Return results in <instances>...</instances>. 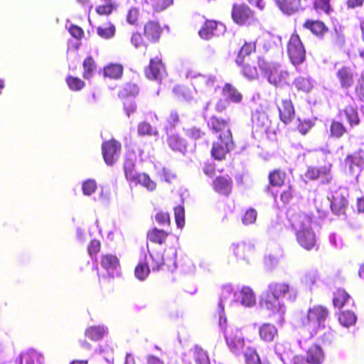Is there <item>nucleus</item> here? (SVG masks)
<instances>
[{"instance_id":"nucleus-16","label":"nucleus","mask_w":364,"mask_h":364,"mask_svg":"<svg viewBox=\"0 0 364 364\" xmlns=\"http://www.w3.org/2000/svg\"><path fill=\"white\" fill-rule=\"evenodd\" d=\"M267 75L268 82L275 87H282L288 84L289 80V73L279 65H274L272 67L269 65Z\"/></svg>"},{"instance_id":"nucleus-32","label":"nucleus","mask_w":364,"mask_h":364,"mask_svg":"<svg viewBox=\"0 0 364 364\" xmlns=\"http://www.w3.org/2000/svg\"><path fill=\"white\" fill-rule=\"evenodd\" d=\"M345 115L349 125L350 127L357 126L360 124V119L357 108L353 105H348L341 111Z\"/></svg>"},{"instance_id":"nucleus-11","label":"nucleus","mask_w":364,"mask_h":364,"mask_svg":"<svg viewBox=\"0 0 364 364\" xmlns=\"http://www.w3.org/2000/svg\"><path fill=\"white\" fill-rule=\"evenodd\" d=\"M144 75L147 79L161 83L167 75L165 65L159 57L150 59L148 66L144 69Z\"/></svg>"},{"instance_id":"nucleus-36","label":"nucleus","mask_w":364,"mask_h":364,"mask_svg":"<svg viewBox=\"0 0 364 364\" xmlns=\"http://www.w3.org/2000/svg\"><path fill=\"white\" fill-rule=\"evenodd\" d=\"M100 263L101 266L107 271L114 270L119 266L117 257L111 254L102 255Z\"/></svg>"},{"instance_id":"nucleus-27","label":"nucleus","mask_w":364,"mask_h":364,"mask_svg":"<svg viewBox=\"0 0 364 364\" xmlns=\"http://www.w3.org/2000/svg\"><path fill=\"white\" fill-rule=\"evenodd\" d=\"M169 232L167 231L157 228H152L148 230L146 239L151 243L161 245L165 244Z\"/></svg>"},{"instance_id":"nucleus-23","label":"nucleus","mask_w":364,"mask_h":364,"mask_svg":"<svg viewBox=\"0 0 364 364\" xmlns=\"http://www.w3.org/2000/svg\"><path fill=\"white\" fill-rule=\"evenodd\" d=\"M287 174L284 169L275 168L267 176L269 186L272 188H281L285 184Z\"/></svg>"},{"instance_id":"nucleus-52","label":"nucleus","mask_w":364,"mask_h":364,"mask_svg":"<svg viewBox=\"0 0 364 364\" xmlns=\"http://www.w3.org/2000/svg\"><path fill=\"white\" fill-rule=\"evenodd\" d=\"M294 197V190L291 185L282 190L279 195V199L283 204H289Z\"/></svg>"},{"instance_id":"nucleus-6","label":"nucleus","mask_w":364,"mask_h":364,"mask_svg":"<svg viewBox=\"0 0 364 364\" xmlns=\"http://www.w3.org/2000/svg\"><path fill=\"white\" fill-rule=\"evenodd\" d=\"M287 54L294 65L301 64L306 58V49L297 33H292L287 43Z\"/></svg>"},{"instance_id":"nucleus-44","label":"nucleus","mask_w":364,"mask_h":364,"mask_svg":"<svg viewBox=\"0 0 364 364\" xmlns=\"http://www.w3.org/2000/svg\"><path fill=\"white\" fill-rule=\"evenodd\" d=\"M65 82L69 89L75 92L81 90L85 86V82L82 80L78 77H75L70 75L66 77Z\"/></svg>"},{"instance_id":"nucleus-26","label":"nucleus","mask_w":364,"mask_h":364,"mask_svg":"<svg viewBox=\"0 0 364 364\" xmlns=\"http://www.w3.org/2000/svg\"><path fill=\"white\" fill-rule=\"evenodd\" d=\"M167 144L173 151H178L182 154L186 152L187 143L186 140L178 134H173L168 136Z\"/></svg>"},{"instance_id":"nucleus-1","label":"nucleus","mask_w":364,"mask_h":364,"mask_svg":"<svg viewBox=\"0 0 364 364\" xmlns=\"http://www.w3.org/2000/svg\"><path fill=\"white\" fill-rule=\"evenodd\" d=\"M208 127L216 138L210 150L211 156L217 161L225 160L227 155L235 148L229 120L212 116L208 122Z\"/></svg>"},{"instance_id":"nucleus-15","label":"nucleus","mask_w":364,"mask_h":364,"mask_svg":"<svg viewBox=\"0 0 364 364\" xmlns=\"http://www.w3.org/2000/svg\"><path fill=\"white\" fill-rule=\"evenodd\" d=\"M343 165L344 168L348 170L352 175L360 172L364 167V151L359 149L348 154L344 159Z\"/></svg>"},{"instance_id":"nucleus-41","label":"nucleus","mask_w":364,"mask_h":364,"mask_svg":"<svg viewBox=\"0 0 364 364\" xmlns=\"http://www.w3.org/2000/svg\"><path fill=\"white\" fill-rule=\"evenodd\" d=\"M106 333V329L102 326H90L85 330V334L92 341H99L104 337Z\"/></svg>"},{"instance_id":"nucleus-64","label":"nucleus","mask_w":364,"mask_h":364,"mask_svg":"<svg viewBox=\"0 0 364 364\" xmlns=\"http://www.w3.org/2000/svg\"><path fill=\"white\" fill-rule=\"evenodd\" d=\"M70 34L77 40H80L84 36V31L82 28L76 25H71L69 27Z\"/></svg>"},{"instance_id":"nucleus-24","label":"nucleus","mask_w":364,"mask_h":364,"mask_svg":"<svg viewBox=\"0 0 364 364\" xmlns=\"http://www.w3.org/2000/svg\"><path fill=\"white\" fill-rule=\"evenodd\" d=\"M257 50V41H245L240 48L235 58V63L237 65L244 64L245 57L255 53Z\"/></svg>"},{"instance_id":"nucleus-33","label":"nucleus","mask_w":364,"mask_h":364,"mask_svg":"<svg viewBox=\"0 0 364 364\" xmlns=\"http://www.w3.org/2000/svg\"><path fill=\"white\" fill-rule=\"evenodd\" d=\"M139 92V87L133 82L126 83L119 91L118 96L122 100L136 97Z\"/></svg>"},{"instance_id":"nucleus-21","label":"nucleus","mask_w":364,"mask_h":364,"mask_svg":"<svg viewBox=\"0 0 364 364\" xmlns=\"http://www.w3.org/2000/svg\"><path fill=\"white\" fill-rule=\"evenodd\" d=\"M252 123L257 130L267 132L271 126V120L262 109H255L252 114Z\"/></svg>"},{"instance_id":"nucleus-34","label":"nucleus","mask_w":364,"mask_h":364,"mask_svg":"<svg viewBox=\"0 0 364 364\" xmlns=\"http://www.w3.org/2000/svg\"><path fill=\"white\" fill-rule=\"evenodd\" d=\"M338 319L341 325L348 328L355 324L357 316L353 311L346 310L338 314Z\"/></svg>"},{"instance_id":"nucleus-59","label":"nucleus","mask_w":364,"mask_h":364,"mask_svg":"<svg viewBox=\"0 0 364 364\" xmlns=\"http://www.w3.org/2000/svg\"><path fill=\"white\" fill-rule=\"evenodd\" d=\"M139 16V9L136 7H132L129 9L127 14V21L131 25H136L138 23Z\"/></svg>"},{"instance_id":"nucleus-9","label":"nucleus","mask_w":364,"mask_h":364,"mask_svg":"<svg viewBox=\"0 0 364 364\" xmlns=\"http://www.w3.org/2000/svg\"><path fill=\"white\" fill-rule=\"evenodd\" d=\"M357 75V72L348 65H343L336 72L340 88L346 94L353 87Z\"/></svg>"},{"instance_id":"nucleus-28","label":"nucleus","mask_w":364,"mask_h":364,"mask_svg":"<svg viewBox=\"0 0 364 364\" xmlns=\"http://www.w3.org/2000/svg\"><path fill=\"white\" fill-rule=\"evenodd\" d=\"M223 95L234 103H240L243 98L242 95L230 83H225L222 89Z\"/></svg>"},{"instance_id":"nucleus-48","label":"nucleus","mask_w":364,"mask_h":364,"mask_svg":"<svg viewBox=\"0 0 364 364\" xmlns=\"http://www.w3.org/2000/svg\"><path fill=\"white\" fill-rule=\"evenodd\" d=\"M245 364H260L262 362L256 349L247 348L244 353Z\"/></svg>"},{"instance_id":"nucleus-39","label":"nucleus","mask_w":364,"mask_h":364,"mask_svg":"<svg viewBox=\"0 0 364 364\" xmlns=\"http://www.w3.org/2000/svg\"><path fill=\"white\" fill-rule=\"evenodd\" d=\"M255 296L252 289L244 287L240 291V302L246 306H252L255 304Z\"/></svg>"},{"instance_id":"nucleus-18","label":"nucleus","mask_w":364,"mask_h":364,"mask_svg":"<svg viewBox=\"0 0 364 364\" xmlns=\"http://www.w3.org/2000/svg\"><path fill=\"white\" fill-rule=\"evenodd\" d=\"M331 164H328L319 167L309 166L305 172L306 178L311 181H315L318 178H325L326 183H329L332 180Z\"/></svg>"},{"instance_id":"nucleus-35","label":"nucleus","mask_w":364,"mask_h":364,"mask_svg":"<svg viewBox=\"0 0 364 364\" xmlns=\"http://www.w3.org/2000/svg\"><path fill=\"white\" fill-rule=\"evenodd\" d=\"M313 8L318 14L330 16L333 12V8L331 5V0H314Z\"/></svg>"},{"instance_id":"nucleus-45","label":"nucleus","mask_w":364,"mask_h":364,"mask_svg":"<svg viewBox=\"0 0 364 364\" xmlns=\"http://www.w3.org/2000/svg\"><path fill=\"white\" fill-rule=\"evenodd\" d=\"M41 356L35 351L26 352L21 355L19 364H41Z\"/></svg>"},{"instance_id":"nucleus-54","label":"nucleus","mask_w":364,"mask_h":364,"mask_svg":"<svg viewBox=\"0 0 364 364\" xmlns=\"http://www.w3.org/2000/svg\"><path fill=\"white\" fill-rule=\"evenodd\" d=\"M257 217V211L254 208H249L245 213V214L242 218V223L244 225H248L253 224L256 221Z\"/></svg>"},{"instance_id":"nucleus-25","label":"nucleus","mask_w":364,"mask_h":364,"mask_svg":"<svg viewBox=\"0 0 364 364\" xmlns=\"http://www.w3.org/2000/svg\"><path fill=\"white\" fill-rule=\"evenodd\" d=\"M232 250L235 257L240 259H247L255 252L254 246L245 242L232 245Z\"/></svg>"},{"instance_id":"nucleus-46","label":"nucleus","mask_w":364,"mask_h":364,"mask_svg":"<svg viewBox=\"0 0 364 364\" xmlns=\"http://www.w3.org/2000/svg\"><path fill=\"white\" fill-rule=\"evenodd\" d=\"M135 186L140 185L149 191H154L156 188V183L151 179L146 173H141Z\"/></svg>"},{"instance_id":"nucleus-2","label":"nucleus","mask_w":364,"mask_h":364,"mask_svg":"<svg viewBox=\"0 0 364 364\" xmlns=\"http://www.w3.org/2000/svg\"><path fill=\"white\" fill-rule=\"evenodd\" d=\"M286 296L290 301L296 298V291L287 282H274L268 285L267 289L263 293L260 305L262 307L276 313L282 308L281 300Z\"/></svg>"},{"instance_id":"nucleus-22","label":"nucleus","mask_w":364,"mask_h":364,"mask_svg":"<svg viewBox=\"0 0 364 364\" xmlns=\"http://www.w3.org/2000/svg\"><path fill=\"white\" fill-rule=\"evenodd\" d=\"M278 111L280 120L285 124H289L294 118L295 110L290 99L282 100L281 105L278 106Z\"/></svg>"},{"instance_id":"nucleus-13","label":"nucleus","mask_w":364,"mask_h":364,"mask_svg":"<svg viewBox=\"0 0 364 364\" xmlns=\"http://www.w3.org/2000/svg\"><path fill=\"white\" fill-rule=\"evenodd\" d=\"M224 336L226 343L231 350L237 353L242 350L245 346L244 339L241 333L236 328L232 326H226L224 328Z\"/></svg>"},{"instance_id":"nucleus-56","label":"nucleus","mask_w":364,"mask_h":364,"mask_svg":"<svg viewBox=\"0 0 364 364\" xmlns=\"http://www.w3.org/2000/svg\"><path fill=\"white\" fill-rule=\"evenodd\" d=\"M82 192L86 196H90L96 191L97 183L95 180L88 179L82 183Z\"/></svg>"},{"instance_id":"nucleus-42","label":"nucleus","mask_w":364,"mask_h":364,"mask_svg":"<svg viewBox=\"0 0 364 364\" xmlns=\"http://www.w3.org/2000/svg\"><path fill=\"white\" fill-rule=\"evenodd\" d=\"M97 33L102 38H111L114 36L115 26L111 22H107L97 28Z\"/></svg>"},{"instance_id":"nucleus-49","label":"nucleus","mask_w":364,"mask_h":364,"mask_svg":"<svg viewBox=\"0 0 364 364\" xmlns=\"http://www.w3.org/2000/svg\"><path fill=\"white\" fill-rule=\"evenodd\" d=\"M150 269L147 262H140L134 269V274L137 279L142 281L148 277Z\"/></svg>"},{"instance_id":"nucleus-51","label":"nucleus","mask_w":364,"mask_h":364,"mask_svg":"<svg viewBox=\"0 0 364 364\" xmlns=\"http://www.w3.org/2000/svg\"><path fill=\"white\" fill-rule=\"evenodd\" d=\"M137 132L141 136H151L157 134V131L152 127L150 123L147 122H140L137 127Z\"/></svg>"},{"instance_id":"nucleus-8","label":"nucleus","mask_w":364,"mask_h":364,"mask_svg":"<svg viewBox=\"0 0 364 364\" xmlns=\"http://www.w3.org/2000/svg\"><path fill=\"white\" fill-rule=\"evenodd\" d=\"M231 18L236 24L244 26L255 19V12L245 3H235L232 6Z\"/></svg>"},{"instance_id":"nucleus-47","label":"nucleus","mask_w":364,"mask_h":364,"mask_svg":"<svg viewBox=\"0 0 364 364\" xmlns=\"http://www.w3.org/2000/svg\"><path fill=\"white\" fill-rule=\"evenodd\" d=\"M193 353L196 364H210V360L206 351L200 346H196L193 348Z\"/></svg>"},{"instance_id":"nucleus-53","label":"nucleus","mask_w":364,"mask_h":364,"mask_svg":"<svg viewBox=\"0 0 364 364\" xmlns=\"http://www.w3.org/2000/svg\"><path fill=\"white\" fill-rule=\"evenodd\" d=\"M175 221L179 228H183L185 224V210L181 205H178L174 208Z\"/></svg>"},{"instance_id":"nucleus-4","label":"nucleus","mask_w":364,"mask_h":364,"mask_svg":"<svg viewBox=\"0 0 364 364\" xmlns=\"http://www.w3.org/2000/svg\"><path fill=\"white\" fill-rule=\"evenodd\" d=\"M164 32V28L157 20H149L143 27V35L139 32H134L131 37V43L135 48L146 46L144 37L151 43H158Z\"/></svg>"},{"instance_id":"nucleus-19","label":"nucleus","mask_w":364,"mask_h":364,"mask_svg":"<svg viewBox=\"0 0 364 364\" xmlns=\"http://www.w3.org/2000/svg\"><path fill=\"white\" fill-rule=\"evenodd\" d=\"M348 206V199L346 193L341 190L336 191L332 196L331 208L333 213L340 215L345 214Z\"/></svg>"},{"instance_id":"nucleus-43","label":"nucleus","mask_w":364,"mask_h":364,"mask_svg":"<svg viewBox=\"0 0 364 364\" xmlns=\"http://www.w3.org/2000/svg\"><path fill=\"white\" fill-rule=\"evenodd\" d=\"M151 6L154 13H161L174 4V0H150Z\"/></svg>"},{"instance_id":"nucleus-38","label":"nucleus","mask_w":364,"mask_h":364,"mask_svg":"<svg viewBox=\"0 0 364 364\" xmlns=\"http://www.w3.org/2000/svg\"><path fill=\"white\" fill-rule=\"evenodd\" d=\"M82 77L86 80L92 78L97 69V65L92 57L88 56L85 58L82 63Z\"/></svg>"},{"instance_id":"nucleus-62","label":"nucleus","mask_w":364,"mask_h":364,"mask_svg":"<svg viewBox=\"0 0 364 364\" xmlns=\"http://www.w3.org/2000/svg\"><path fill=\"white\" fill-rule=\"evenodd\" d=\"M234 295L235 293L233 291V289L230 285H225L222 287L220 290V302L228 300Z\"/></svg>"},{"instance_id":"nucleus-55","label":"nucleus","mask_w":364,"mask_h":364,"mask_svg":"<svg viewBox=\"0 0 364 364\" xmlns=\"http://www.w3.org/2000/svg\"><path fill=\"white\" fill-rule=\"evenodd\" d=\"M295 86L299 90L306 92L310 91L312 88L311 82L308 79L302 77L296 79Z\"/></svg>"},{"instance_id":"nucleus-61","label":"nucleus","mask_w":364,"mask_h":364,"mask_svg":"<svg viewBox=\"0 0 364 364\" xmlns=\"http://www.w3.org/2000/svg\"><path fill=\"white\" fill-rule=\"evenodd\" d=\"M136 161L135 159L126 157L123 164L124 173V176L136 170Z\"/></svg>"},{"instance_id":"nucleus-58","label":"nucleus","mask_w":364,"mask_h":364,"mask_svg":"<svg viewBox=\"0 0 364 364\" xmlns=\"http://www.w3.org/2000/svg\"><path fill=\"white\" fill-rule=\"evenodd\" d=\"M100 242L97 240H92L87 245V250L89 255L92 257H96V255L100 252Z\"/></svg>"},{"instance_id":"nucleus-12","label":"nucleus","mask_w":364,"mask_h":364,"mask_svg":"<svg viewBox=\"0 0 364 364\" xmlns=\"http://www.w3.org/2000/svg\"><path fill=\"white\" fill-rule=\"evenodd\" d=\"M101 149L105 162L108 166H112L120 156L122 145L117 140L111 139L103 141Z\"/></svg>"},{"instance_id":"nucleus-20","label":"nucleus","mask_w":364,"mask_h":364,"mask_svg":"<svg viewBox=\"0 0 364 364\" xmlns=\"http://www.w3.org/2000/svg\"><path fill=\"white\" fill-rule=\"evenodd\" d=\"M147 264L153 272L164 270L166 267L168 270H172L171 264L167 263L164 257V254L160 251L149 252Z\"/></svg>"},{"instance_id":"nucleus-17","label":"nucleus","mask_w":364,"mask_h":364,"mask_svg":"<svg viewBox=\"0 0 364 364\" xmlns=\"http://www.w3.org/2000/svg\"><path fill=\"white\" fill-rule=\"evenodd\" d=\"M302 27L310 31L318 39H323L329 33L328 26L318 19L307 18L304 21Z\"/></svg>"},{"instance_id":"nucleus-60","label":"nucleus","mask_w":364,"mask_h":364,"mask_svg":"<svg viewBox=\"0 0 364 364\" xmlns=\"http://www.w3.org/2000/svg\"><path fill=\"white\" fill-rule=\"evenodd\" d=\"M156 223L161 225H170L171 219L168 213L160 210L155 215Z\"/></svg>"},{"instance_id":"nucleus-7","label":"nucleus","mask_w":364,"mask_h":364,"mask_svg":"<svg viewBox=\"0 0 364 364\" xmlns=\"http://www.w3.org/2000/svg\"><path fill=\"white\" fill-rule=\"evenodd\" d=\"M242 68L241 72L242 75L250 80L257 79L260 73L267 74L269 68V63L264 57L258 56L257 60L250 61L239 65Z\"/></svg>"},{"instance_id":"nucleus-31","label":"nucleus","mask_w":364,"mask_h":364,"mask_svg":"<svg viewBox=\"0 0 364 364\" xmlns=\"http://www.w3.org/2000/svg\"><path fill=\"white\" fill-rule=\"evenodd\" d=\"M124 68L119 63H109L104 67V76L110 79H120L123 75Z\"/></svg>"},{"instance_id":"nucleus-10","label":"nucleus","mask_w":364,"mask_h":364,"mask_svg":"<svg viewBox=\"0 0 364 364\" xmlns=\"http://www.w3.org/2000/svg\"><path fill=\"white\" fill-rule=\"evenodd\" d=\"M325 360V354L321 347L315 343L306 351V355H296L294 364H322Z\"/></svg>"},{"instance_id":"nucleus-3","label":"nucleus","mask_w":364,"mask_h":364,"mask_svg":"<svg viewBox=\"0 0 364 364\" xmlns=\"http://www.w3.org/2000/svg\"><path fill=\"white\" fill-rule=\"evenodd\" d=\"M311 218L305 213L294 217V225L300 229L296 232L298 243L305 250H310L316 245V235L311 229Z\"/></svg>"},{"instance_id":"nucleus-50","label":"nucleus","mask_w":364,"mask_h":364,"mask_svg":"<svg viewBox=\"0 0 364 364\" xmlns=\"http://www.w3.org/2000/svg\"><path fill=\"white\" fill-rule=\"evenodd\" d=\"M115 9V5L112 0H106L105 4L97 6L95 11L100 16L110 15Z\"/></svg>"},{"instance_id":"nucleus-57","label":"nucleus","mask_w":364,"mask_h":364,"mask_svg":"<svg viewBox=\"0 0 364 364\" xmlns=\"http://www.w3.org/2000/svg\"><path fill=\"white\" fill-rule=\"evenodd\" d=\"M186 134L193 140H198L202 139L205 136V133L198 127H192L186 129Z\"/></svg>"},{"instance_id":"nucleus-5","label":"nucleus","mask_w":364,"mask_h":364,"mask_svg":"<svg viewBox=\"0 0 364 364\" xmlns=\"http://www.w3.org/2000/svg\"><path fill=\"white\" fill-rule=\"evenodd\" d=\"M329 316L328 309L323 305H314L309 308L306 315L302 318V326L317 333L318 330L324 329L326 321Z\"/></svg>"},{"instance_id":"nucleus-63","label":"nucleus","mask_w":364,"mask_h":364,"mask_svg":"<svg viewBox=\"0 0 364 364\" xmlns=\"http://www.w3.org/2000/svg\"><path fill=\"white\" fill-rule=\"evenodd\" d=\"M312 127V123L309 120L301 121L299 120L296 126V129L302 135H305L308 133L309 129Z\"/></svg>"},{"instance_id":"nucleus-14","label":"nucleus","mask_w":364,"mask_h":364,"mask_svg":"<svg viewBox=\"0 0 364 364\" xmlns=\"http://www.w3.org/2000/svg\"><path fill=\"white\" fill-rule=\"evenodd\" d=\"M213 190L218 195L229 196L233 190V180L229 174L216 176L211 183Z\"/></svg>"},{"instance_id":"nucleus-37","label":"nucleus","mask_w":364,"mask_h":364,"mask_svg":"<svg viewBox=\"0 0 364 364\" xmlns=\"http://www.w3.org/2000/svg\"><path fill=\"white\" fill-rule=\"evenodd\" d=\"M350 295L343 289H337L333 296V305L338 309L343 308L349 300Z\"/></svg>"},{"instance_id":"nucleus-40","label":"nucleus","mask_w":364,"mask_h":364,"mask_svg":"<svg viewBox=\"0 0 364 364\" xmlns=\"http://www.w3.org/2000/svg\"><path fill=\"white\" fill-rule=\"evenodd\" d=\"M347 132V129L343 122L332 120L330 125V135L333 138L340 139Z\"/></svg>"},{"instance_id":"nucleus-30","label":"nucleus","mask_w":364,"mask_h":364,"mask_svg":"<svg viewBox=\"0 0 364 364\" xmlns=\"http://www.w3.org/2000/svg\"><path fill=\"white\" fill-rule=\"evenodd\" d=\"M218 22L214 20H206L198 31L200 37L204 40H209L217 30Z\"/></svg>"},{"instance_id":"nucleus-29","label":"nucleus","mask_w":364,"mask_h":364,"mask_svg":"<svg viewBox=\"0 0 364 364\" xmlns=\"http://www.w3.org/2000/svg\"><path fill=\"white\" fill-rule=\"evenodd\" d=\"M260 338L265 342H272L277 335V329L273 324L263 323L259 328Z\"/></svg>"}]
</instances>
